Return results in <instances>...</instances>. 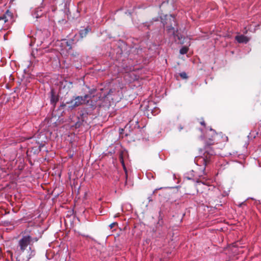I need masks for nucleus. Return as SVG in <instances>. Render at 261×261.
<instances>
[{
	"label": "nucleus",
	"mask_w": 261,
	"mask_h": 261,
	"mask_svg": "<svg viewBox=\"0 0 261 261\" xmlns=\"http://www.w3.org/2000/svg\"><path fill=\"white\" fill-rule=\"evenodd\" d=\"M31 237L29 235H27L23 236L18 242V246L21 252H24L27 249L28 246H30L27 255L28 259L31 258L35 255V251L31 247Z\"/></svg>",
	"instance_id": "f257e3e1"
},
{
	"label": "nucleus",
	"mask_w": 261,
	"mask_h": 261,
	"mask_svg": "<svg viewBox=\"0 0 261 261\" xmlns=\"http://www.w3.org/2000/svg\"><path fill=\"white\" fill-rule=\"evenodd\" d=\"M83 99L82 96H76L74 99L71 100L70 101L66 102V103L61 105V107H66V105H68V108L69 109H73L83 104Z\"/></svg>",
	"instance_id": "f03ea898"
},
{
	"label": "nucleus",
	"mask_w": 261,
	"mask_h": 261,
	"mask_svg": "<svg viewBox=\"0 0 261 261\" xmlns=\"http://www.w3.org/2000/svg\"><path fill=\"white\" fill-rule=\"evenodd\" d=\"M167 31L169 35H173L175 41H178V42L180 43H183L182 36L178 33L177 30H175L174 27L171 25L168 27Z\"/></svg>",
	"instance_id": "7ed1b4c3"
},
{
	"label": "nucleus",
	"mask_w": 261,
	"mask_h": 261,
	"mask_svg": "<svg viewBox=\"0 0 261 261\" xmlns=\"http://www.w3.org/2000/svg\"><path fill=\"white\" fill-rule=\"evenodd\" d=\"M216 136V133L215 130L210 128L207 132L206 135L205 144L207 146H210L214 144L215 137Z\"/></svg>",
	"instance_id": "20e7f679"
},
{
	"label": "nucleus",
	"mask_w": 261,
	"mask_h": 261,
	"mask_svg": "<svg viewBox=\"0 0 261 261\" xmlns=\"http://www.w3.org/2000/svg\"><path fill=\"white\" fill-rule=\"evenodd\" d=\"M13 16L12 14L9 10H7L5 14L0 16V22L2 23L6 22H12Z\"/></svg>",
	"instance_id": "39448f33"
},
{
	"label": "nucleus",
	"mask_w": 261,
	"mask_h": 261,
	"mask_svg": "<svg viewBox=\"0 0 261 261\" xmlns=\"http://www.w3.org/2000/svg\"><path fill=\"white\" fill-rule=\"evenodd\" d=\"M42 9V7L34 9L32 12L33 17L36 19L41 17L43 14Z\"/></svg>",
	"instance_id": "423d86ee"
},
{
	"label": "nucleus",
	"mask_w": 261,
	"mask_h": 261,
	"mask_svg": "<svg viewBox=\"0 0 261 261\" xmlns=\"http://www.w3.org/2000/svg\"><path fill=\"white\" fill-rule=\"evenodd\" d=\"M235 39L240 43H247L249 41V39L243 35L236 36Z\"/></svg>",
	"instance_id": "0eeeda50"
},
{
	"label": "nucleus",
	"mask_w": 261,
	"mask_h": 261,
	"mask_svg": "<svg viewBox=\"0 0 261 261\" xmlns=\"http://www.w3.org/2000/svg\"><path fill=\"white\" fill-rule=\"evenodd\" d=\"M90 31L91 29L89 27H87L84 30H81L79 33L81 38H83L84 37H86L87 34Z\"/></svg>",
	"instance_id": "6e6552de"
},
{
	"label": "nucleus",
	"mask_w": 261,
	"mask_h": 261,
	"mask_svg": "<svg viewBox=\"0 0 261 261\" xmlns=\"http://www.w3.org/2000/svg\"><path fill=\"white\" fill-rule=\"evenodd\" d=\"M61 46L63 47H65L66 50H70L71 49V45L68 43V42L66 40H64L61 42Z\"/></svg>",
	"instance_id": "1a4fd4ad"
},
{
	"label": "nucleus",
	"mask_w": 261,
	"mask_h": 261,
	"mask_svg": "<svg viewBox=\"0 0 261 261\" xmlns=\"http://www.w3.org/2000/svg\"><path fill=\"white\" fill-rule=\"evenodd\" d=\"M204 157H200L199 160H201V162H203V164L204 166H206L210 162V159L207 157L205 153L204 154Z\"/></svg>",
	"instance_id": "9d476101"
},
{
	"label": "nucleus",
	"mask_w": 261,
	"mask_h": 261,
	"mask_svg": "<svg viewBox=\"0 0 261 261\" xmlns=\"http://www.w3.org/2000/svg\"><path fill=\"white\" fill-rule=\"evenodd\" d=\"M58 97L53 94L52 92L51 96L50 98V102L53 105H55L56 102L58 101Z\"/></svg>",
	"instance_id": "9b49d317"
},
{
	"label": "nucleus",
	"mask_w": 261,
	"mask_h": 261,
	"mask_svg": "<svg viewBox=\"0 0 261 261\" xmlns=\"http://www.w3.org/2000/svg\"><path fill=\"white\" fill-rule=\"evenodd\" d=\"M188 47H187L186 46H184L180 49L179 52H180V54L184 55V54H186L188 52Z\"/></svg>",
	"instance_id": "f8f14e48"
},
{
	"label": "nucleus",
	"mask_w": 261,
	"mask_h": 261,
	"mask_svg": "<svg viewBox=\"0 0 261 261\" xmlns=\"http://www.w3.org/2000/svg\"><path fill=\"white\" fill-rule=\"evenodd\" d=\"M180 77L183 79H186L188 78V76L187 75V73L185 72H181L179 74Z\"/></svg>",
	"instance_id": "ddd939ff"
},
{
	"label": "nucleus",
	"mask_w": 261,
	"mask_h": 261,
	"mask_svg": "<svg viewBox=\"0 0 261 261\" xmlns=\"http://www.w3.org/2000/svg\"><path fill=\"white\" fill-rule=\"evenodd\" d=\"M56 2V4H58L59 5L63 4L65 0H54Z\"/></svg>",
	"instance_id": "4468645a"
},
{
	"label": "nucleus",
	"mask_w": 261,
	"mask_h": 261,
	"mask_svg": "<svg viewBox=\"0 0 261 261\" xmlns=\"http://www.w3.org/2000/svg\"><path fill=\"white\" fill-rule=\"evenodd\" d=\"M89 97V95L88 94H86L85 95H84V96H82V99H83V103H85V101L86 100V99Z\"/></svg>",
	"instance_id": "2eb2a0df"
},
{
	"label": "nucleus",
	"mask_w": 261,
	"mask_h": 261,
	"mask_svg": "<svg viewBox=\"0 0 261 261\" xmlns=\"http://www.w3.org/2000/svg\"><path fill=\"white\" fill-rule=\"evenodd\" d=\"M31 245H32L33 243L38 241V238L36 237L32 238L31 237Z\"/></svg>",
	"instance_id": "dca6fc26"
},
{
	"label": "nucleus",
	"mask_w": 261,
	"mask_h": 261,
	"mask_svg": "<svg viewBox=\"0 0 261 261\" xmlns=\"http://www.w3.org/2000/svg\"><path fill=\"white\" fill-rule=\"evenodd\" d=\"M117 224V223L116 222H114V223H111L110 225H109V227L111 228H112L116 224Z\"/></svg>",
	"instance_id": "f3484780"
},
{
	"label": "nucleus",
	"mask_w": 261,
	"mask_h": 261,
	"mask_svg": "<svg viewBox=\"0 0 261 261\" xmlns=\"http://www.w3.org/2000/svg\"><path fill=\"white\" fill-rule=\"evenodd\" d=\"M121 163H122V165L123 167V169L125 171H126V168L125 167V165H124V162H123V159L121 158Z\"/></svg>",
	"instance_id": "a211bd4d"
},
{
	"label": "nucleus",
	"mask_w": 261,
	"mask_h": 261,
	"mask_svg": "<svg viewBox=\"0 0 261 261\" xmlns=\"http://www.w3.org/2000/svg\"><path fill=\"white\" fill-rule=\"evenodd\" d=\"M154 111H156V113H158L160 112V110L159 109H156L154 110Z\"/></svg>",
	"instance_id": "6ab92c4d"
},
{
	"label": "nucleus",
	"mask_w": 261,
	"mask_h": 261,
	"mask_svg": "<svg viewBox=\"0 0 261 261\" xmlns=\"http://www.w3.org/2000/svg\"><path fill=\"white\" fill-rule=\"evenodd\" d=\"M201 124L202 125H205V123L204 121H202V122H200Z\"/></svg>",
	"instance_id": "aec40b11"
},
{
	"label": "nucleus",
	"mask_w": 261,
	"mask_h": 261,
	"mask_svg": "<svg viewBox=\"0 0 261 261\" xmlns=\"http://www.w3.org/2000/svg\"><path fill=\"white\" fill-rule=\"evenodd\" d=\"M148 200H149V201H152V199H151V198L150 197H149L148 198Z\"/></svg>",
	"instance_id": "412c9836"
},
{
	"label": "nucleus",
	"mask_w": 261,
	"mask_h": 261,
	"mask_svg": "<svg viewBox=\"0 0 261 261\" xmlns=\"http://www.w3.org/2000/svg\"><path fill=\"white\" fill-rule=\"evenodd\" d=\"M158 190V189H156L155 190H154L153 192V194H154Z\"/></svg>",
	"instance_id": "4be33fe9"
},
{
	"label": "nucleus",
	"mask_w": 261,
	"mask_h": 261,
	"mask_svg": "<svg viewBox=\"0 0 261 261\" xmlns=\"http://www.w3.org/2000/svg\"><path fill=\"white\" fill-rule=\"evenodd\" d=\"M182 128H182V127L180 126V127H179V131H180Z\"/></svg>",
	"instance_id": "5701e85b"
},
{
	"label": "nucleus",
	"mask_w": 261,
	"mask_h": 261,
	"mask_svg": "<svg viewBox=\"0 0 261 261\" xmlns=\"http://www.w3.org/2000/svg\"><path fill=\"white\" fill-rule=\"evenodd\" d=\"M68 84H69L70 85H71L72 84V83L71 82H69Z\"/></svg>",
	"instance_id": "b1692460"
},
{
	"label": "nucleus",
	"mask_w": 261,
	"mask_h": 261,
	"mask_svg": "<svg viewBox=\"0 0 261 261\" xmlns=\"http://www.w3.org/2000/svg\"><path fill=\"white\" fill-rule=\"evenodd\" d=\"M214 152L213 151H212V152L210 153L211 155H213ZM208 154H210V153H208Z\"/></svg>",
	"instance_id": "393cba45"
},
{
	"label": "nucleus",
	"mask_w": 261,
	"mask_h": 261,
	"mask_svg": "<svg viewBox=\"0 0 261 261\" xmlns=\"http://www.w3.org/2000/svg\"><path fill=\"white\" fill-rule=\"evenodd\" d=\"M197 182H201V181H198V180H197ZM201 182H202V184H204V182H203V181H201Z\"/></svg>",
	"instance_id": "a878e982"
},
{
	"label": "nucleus",
	"mask_w": 261,
	"mask_h": 261,
	"mask_svg": "<svg viewBox=\"0 0 261 261\" xmlns=\"http://www.w3.org/2000/svg\"><path fill=\"white\" fill-rule=\"evenodd\" d=\"M244 202H242L241 203L240 205H239V206H241L242 204H243Z\"/></svg>",
	"instance_id": "bb28decb"
},
{
	"label": "nucleus",
	"mask_w": 261,
	"mask_h": 261,
	"mask_svg": "<svg viewBox=\"0 0 261 261\" xmlns=\"http://www.w3.org/2000/svg\"><path fill=\"white\" fill-rule=\"evenodd\" d=\"M171 17H172V19L173 21H174V17H172V16L171 15Z\"/></svg>",
	"instance_id": "cd10ccee"
},
{
	"label": "nucleus",
	"mask_w": 261,
	"mask_h": 261,
	"mask_svg": "<svg viewBox=\"0 0 261 261\" xmlns=\"http://www.w3.org/2000/svg\"><path fill=\"white\" fill-rule=\"evenodd\" d=\"M145 25H146L147 28H148V27H149V25H147V24H145Z\"/></svg>",
	"instance_id": "c85d7f7f"
}]
</instances>
